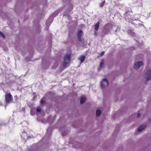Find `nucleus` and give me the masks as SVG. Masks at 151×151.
I'll return each mask as SVG.
<instances>
[{
    "instance_id": "obj_2",
    "label": "nucleus",
    "mask_w": 151,
    "mask_h": 151,
    "mask_svg": "<svg viewBox=\"0 0 151 151\" xmlns=\"http://www.w3.org/2000/svg\"><path fill=\"white\" fill-rule=\"evenodd\" d=\"M70 55L68 54L65 55L64 58V61L63 63V65L64 67H65L67 64L68 63L70 60Z\"/></svg>"
},
{
    "instance_id": "obj_5",
    "label": "nucleus",
    "mask_w": 151,
    "mask_h": 151,
    "mask_svg": "<svg viewBox=\"0 0 151 151\" xmlns=\"http://www.w3.org/2000/svg\"><path fill=\"white\" fill-rule=\"evenodd\" d=\"M151 80V70H148L146 73V81Z\"/></svg>"
},
{
    "instance_id": "obj_17",
    "label": "nucleus",
    "mask_w": 151,
    "mask_h": 151,
    "mask_svg": "<svg viewBox=\"0 0 151 151\" xmlns=\"http://www.w3.org/2000/svg\"><path fill=\"white\" fill-rule=\"evenodd\" d=\"M41 111V109L40 108H38L37 109V112H40Z\"/></svg>"
},
{
    "instance_id": "obj_11",
    "label": "nucleus",
    "mask_w": 151,
    "mask_h": 151,
    "mask_svg": "<svg viewBox=\"0 0 151 151\" xmlns=\"http://www.w3.org/2000/svg\"><path fill=\"white\" fill-rule=\"evenodd\" d=\"M101 113V111L100 110L98 109L96 111V116L97 117L99 116Z\"/></svg>"
},
{
    "instance_id": "obj_15",
    "label": "nucleus",
    "mask_w": 151,
    "mask_h": 151,
    "mask_svg": "<svg viewBox=\"0 0 151 151\" xmlns=\"http://www.w3.org/2000/svg\"><path fill=\"white\" fill-rule=\"evenodd\" d=\"M103 64H104V62L103 61H102L101 62L100 64V67L101 68L103 66Z\"/></svg>"
},
{
    "instance_id": "obj_21",
    "label": "nucleus",
    "mask_w": 151,
    "mask_h": 151,
    "mask_svg": "<svg viewBox=\"0 0 151 151\" xmlns=\"http://www.w3.org/2000/svg\"><path fill=\"white\" fill-rule=\"evenodd\" d=\"M105 2V1H104L102 3V4H104Z\"/></svg>"
},
{
    "instance_id": "obj_13",
    "label": "nucleus",
    "mask_w": 151,
    "mask_h": 151,
    "mask_svg": "<svg viewBox=\"0 0 151 151\" xmlns=\"http://www.w3.org/2000/svg\"><path fill=\"white\" fill-rule=\"evenodd\" d=\"M0 36H1L2 37H3L4 38L5 37V35L3 33L0 31Z\"/></svg>"
},
{
    "instance_id": "obj_14",
    "label": "nucleus",
    "mask_w": 151,
    "mask_h": 151,
    "mask_svg": "<svg viewBox=\"0 0 151 151\" xmlns=\"http://www.w3.org/2000/svg\"><path fill=\"white\" fill-rule=\"evenodd\" d=\"M40 103L41 104H45V102L44 99H42L40 101Z\"/></svg>"
},
{
    "instance_id": "obj_7",
    "label": "nucleus",
    "mask_w": 151,
    "mask_h": 151,
    "mask_svg": "<svg viewBox=\"0 0 151 151\" xmlns=\"http://www.w3.org/2000/svg\"><path fill=\"white\" fill-rule=\"evenodd\" d=\"M86 58V57L84 55H81L78 58V60L81 61V64L82 63L84 62Z\"/></svg>"
},
{
    "instance_id": "obj_4",
    "label": "nucleus",
    "mask_w": 151,
    "mask_h": 151,
    "mask_svg": "<svg viewBox=\"0 0 151 151\" xmlns=\"http://www.w3.org/2000/svg\"><path fill=\"white\" fill-rule=\"evenodd\" d=\"M82 34V31L81 30H78L77 34L78 39V41L80 42H81L82 40L81 37Z\"/></svg>"
},
{
    "instance_id": "obj_9",
    "label": "nucleus",
    "mask_w": 151,
    "mask_h": 151,
    "mask_svg": "<svg viewBox=\"0 0 151 151\" xmlns=\"http://www.w3.org/2000/svg\"><path fill=\"white\" fill-rule=\"evenodd\" d=\"M80 103L82 104L85 102L86 100V99L84 97H82L80 98Z\"/></svg>"
},
{
    "instance_id": "obj_19",
    "label": "nucleus",
    "mask_w": 151,
    "mask_h": 151,
    "mask_svg": "<svg viewBox=\"0 0 151 151\" xmlns=\"http://www.w3.org/2000/svg\"><path fill=\"white\" fill-rule=\"evenodd\" d=\"M104 5V4H102V2L100 4L99 6L101 7H103Z\"/></svg>"
},
{
    "instance_id": "obj_20",
    "label": "nucleus",
    "mask_w": 151,
    "mask_h": 151,
    "mask_svg": "<svg viewBox=\"0 0 151 151\" xmlns=\"http://www.w3.org/2000/svg\"><path fill=\"white\" fill-rule=\"evenodd\" d=\"M141 116V114L140 113H138L137 114V117L138 118L139 117Z\"/></svg>"
},
{
    "instance_id": "obj_8",
    "label": "nucleus",
    "mask_w": 151,
    "mask_h": 151,
    "mask_svg": "<svg viewBox=\"0 0 151 151\" xmlns=\"http://www.w3.org/2000/svg\"><path fill=\"white\" fill-rule=\"evenodd\" d=\"M146 127V125H142L139 127L137 129V131L138 132H140L144 129Z\"/></svg>"
},
{
    "instance_id": "obj_6",
    "label": "nucleus",
    "mask_w": 151,
    "mask_h": 151,
    "mask_svg": "<svg viewBox=\"0 0 151 151\" xmlns=\"http://www.w3.org/2000/svg\"><path fill=\"white\" fill-rule=\"evenodd\" d=\"M143 65V63L142 61H139L136 63L134 66V68L136 69H139Z\"/></svg>"
},
{
    "instance_id": "obj_12",
    "label": "nucleus",
    "mask_w": 151,
    "mask_h": 151,
    "mask_svg": "<svg viewBox=\"0 0 151 151\" xmlns=\"http://www.w3.org/2000/svg\"><path fill=\"white\" fill-rule=\"evenodd\" d=\"M130 10H126L124 14L126 16L129 15V13H130Z\"/></svg>"
},
{
    "instance_id": "obj_16",
    "label": "nucleus",
    "mask_w": 151,
    "mask_h": 151,
    "mask_svg": "<svg viewBox=\"0 0 151 151\" xmlns=\"http://www.w3.org/2000/svg\"><path fill=\"white\" fill-rule=\"evenodd\" d=\"M14 98L16 101H17L18 99V97L17 95H16L14 96Z\"/></svg>"
},
{
    "instance_id": "obj_10",
    "label": "nucleus",
    "mask_w": 151,
    "mask_h": 151,
    "mask_svg": "<svg viewBox=\"0 0 151 151\" xmlns=\"http://www.w3.org/2000/svg\"><path fill=\"white\" fill-rule=\"evenodd\" d=\"M100 22L99 21H98L95 25L94 29L96 31H97L99 28V24Z\"/></svg>"
},
{
    "instance_id": "obj_18",
    "label": "nucleus",
    "mask_w": 151,
    "mask_h": 151,
    "mask_svg": "<svg viewBox=\"0 0 151 151\" xmlns=\"http://www.w3.org/2000/svg\"><path fill=\"white\" fill-rule=\"evenodd\" d=\"M104 51L102 52L101 53L100 55H101V56H102L103 55H104Z\"/></svg>"
},
{
    "instance_id": "obj_1",
    "label": "nucleus",
    "mask_w": 151,
    "mask_h": 151,
    "mask_svg": "<svg viewBox=\"0 0 151 151\" xmlns=\"http://www.w3.org/2000/svg\"><path fill=\"white\" fill-rule=\"evenodd\" d=\"M13 97L10 93H6L5 95V101L6 103L9 104L13 102Z\"/></svg>"
},
{
    "instance_id": "obj_22",
    "label": "nucleus",
    "mask_w": 151,
    "mask_h": 151,
    "mask_svg": "<svg viewBox=\"0 0 151 151\" xmlns=\"http://www.w3.org/2000/svg\"><path fill=\"white\" fill-rule=\"evenodd\" d=\"M95 34L96 35L97 34H96V32H95Z\"/></svg>"
},
{
    "instance_id": "obj_3",
    "label": "nucleus",
    "mask_w": 151,
    "mask_h": 151,
    "mask_svg": "<svg viewBox=\"0 0 151 151\" xmlns=\"http://www.w3.org/2000/svg\"><path fill=\"white\" fill-rule=\"evenodd\" d=\"M108 82L106 78H104L101 83V87L102 89L104 88L106 86H108Z\"/></svg>"
}]
</instances>
